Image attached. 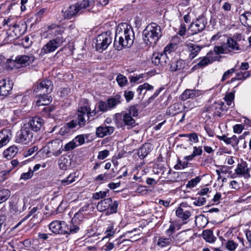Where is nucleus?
Masks as SVG:
<instances>
[{
    "label": "nucleus",
    "instance_id": "nucleus-3",
    "mask_svg": "<svg viewBox=\"0 0 251 251\" xmlns=\"http://www.w3.org/2000/svg\"><path fill=\"white\" fill-rule=\"evenodd\" d=\"M89 5V0H83L70 5L65 11L62 10L61 12L65 19L70 20L84 13Z\"/></svg>",
    "mask_w": 251,
    "mask_h": 251
},
{
    "label": "nucleus",
    "instance_id": "nucleus-1",
    "mask_svg": "<svg viewBox=\"0 0 251 251\" xmlns=\"http://www.w3.org/2000/svg\"><path fill=\"white\" fill-rule=\"evenodd\" d=\"M135 36L132 27L126 23L119 24L115 31L114 47L121 50L123 48L130 47L133 44Z\"/></svg>",
    "mask_w": 251,
    "mask_h": 251
},
{
    "label": "nucleus",
    "instance_id": "nucleus-9",
    "mask_svg": "<svg viewBox=\"0 0 251 251\" xmlns=\"http://www.w3.org/2000/svg\"><path fill=\"white\" fill-rule=\"evenodd\" d=\"M34 133L28 127L24 125L20 132L17 134L16 141L23 144H27L31 141Z\"/></svg>",
    "mask_w": 251,
    "mask_h": 251
},
{
    "label": "nucleus",
    "instance_id": "nucleus-21",
    "mask_svg": "<svg viewBox=\"0 0 251 251\" xmlns=\"http://www.w3.org/2000/svg\"><path fill=\"white\" fill-rule=\"evenodd\" d=\"M187 46L190 52L189 58L191 59H193L197 56L202 49V46L192 43H189Z\"/></svg>",
    "mask_w": 251,
    "mask_h": 251
},
{
    "label": "nucleus",
    "instance_id": "nucleus-16",
    "mask_svg": "<svg viewBox=\"0 0 251 251\" xmlns=\"http://www.w3.org/2000/svg\"><path fill=\"white\" fill-rule=\"evenodd\" d=\"M114 131L113 126L102 125L96 128V134L98 137L103 138L105 136L110 135Z\"/></svg>",
    "mask_w": 251,
    "mask_h": 251
},
{
    "label": "nucleus",
    "instance_id": "nucleus-60",
    "mask_svg": "<svg viewBox=\"0 0 251 251\" xmlns=\"http://www.w3.org/2000/svg\"><path fill=\"white\" fill-rule=\"evenodd\" d=\"M106 196V192L100 191L99 192L95 193L93 194V198L95 200H99L103 198Z\"/></svg>",
    "mask_w": 251,
    "mask_h": 251
},
{
    "label": "nucleus",
    "instance_id": "nucleus-44",
    "mask_svg": "<svg viewBox=\"0 0 251 251\" xmlns=\"http://www.w3.org/2000/svg\"><path fill=\"white\" fill-rule=\"evenodd\" d=\"M75 173L70 174L66 179H63L61 181V184L63 186L68 185L75 181Z\"/></svg>",
    "mask_w": 251,
    "mask_h": 251
},
{
    "label": "nucleus",
    "instance_id": "nucleus-24",
    "mask_svg": "<svg viewBox=\"0 0 251 251\" xmlns=\"http://www.w3.org/2000/svg\"><path fill=\"white\" fill-rule=\"evenodd\" d=\"M199 95L198 91L194 89H187L181 95V100H185L188 99H193Z\"/></svg>",
    "mask_w": 251,
    "mask_h": 251
},
{
    "label": "nucleus",
    "instance_id": "nucleus-45",
    "mask_svg": "<svg viewBox=\"0 0 251 251\" xmlns=\"http://www.w3.org/2000/svg\"><path fill=\"white\" fill-rule=\"evenodd\" d=\"M84 216L83 213H80V212H76L72 219V222L76 224H80L83 220Z\"/></svg>",
    "mask_w": 251,
    "mask_h": 251
},
{
    "label": "nucleus",
    "instance_id": "nucleus-53",
    "mask_svg": "<svg viewBox=\"0 0 251 251\" xmlns=\"http://www.w3.org/2000/svg\"><path fill=\"white\" fill-rule=\"evenodd\" d=\"M237 246L238 244L233 240H228L226 244V248L230 251H234Z\"/></svg>",
    "mask_w": 251,
    "mask_h": 251
},
{
    "label": "nucleus",
    "instance_id": "nucleus-19",
    "mask_svg": "<svg viewBox=\"0 0 251 251\" xmlns=\"http://www.w3.org/2000/svg\"><path fill=\"white\" fill-rule=\"evenodd\" d=\"M77 125H78V120H73L64 125L60 128L59 133L61 135L68 134L71 132V130L75 127Z\"/></svg>",
    "mask_w": 251,
    "mask_h": 251
},
{
    "label": "nucleus",
    "instance_id": "nucleus-17",
    "mask_svg": "<svg viewBox=\"0 0 251 251\" xmlns=\"http://www.w3.org/2000/svg\"><path fill=\"white\" fill-rule=\"evenodd\" d=\"M13 83L10 80L2 79L0 80V96H6L12 90Z\"/></svg>",
    "mask_w": 251,
    "mask_h": 251
},
{
    "label": "nucleus",
    "instance_id": "nucleus-12",
    "mask_svg": "<svg viewBox=\"0 0 251 251\" xmlns=\"http://www.w3.org/2000/svg\"><path fill=\"white\" fill-rule=\"evenodd\" d=\"M227 110L225 103L223 101H215L210 106L206 108V112H213L214 114L219 117L222 115V112Z\"/></svg>",
    "mask_w": 251,
    "mask_h": 251
},
{
    "label": "nucleus",
    "instance_id": "nucleus-40",
    "mask_svg": "<svg viewBox=\"0 0 251 251\" xmlns=\"http://www.w3.org/2000/svg\"><path fill=\"white\" fill-rule=\"evenodd\" d=\"M202 236L203 239L207 242L213 243L216 238L214 236L213 232L211 230H205L203 231Z\"/></svg>",
    "mask_w": 251,
    "mask_h": 251
},
{
    "label": "nucleus",
    "instance_id": "nucleus-20",
    "mask_svg": "<svg viewBox=\"0 0 251 251\" xmlns=\"http://www.w3.org/2000/svg\"><path fill=\"white\" fill-rule=\"evenodd\" d=\"M58 47L54 43V40H50L41 49L40 54L42 55L55 50Z\"/></svg>",
    "mask_w": 251,
    "mask_h": 251
},
{
    "label": "nucleus",
    "instance_id": "nucleus-15",
    "mask_svg": "<svg viewBox=\"0 0 251 251\" xmlns=\"http://www.w3.org/2000/svg\"><path fill=\"white\" fill-rule=\"evenodd\" d=\"M250 171V167H248L247 162L242 160L241 163L238 164L235 173L238 176H242L248 179L251 177Z\"/></svg>",
    "mask_w": 251,
    "mask_h": 251
},
{
    "label": "nucleus",
    "instance_id": "nucleus-50",
    "mask_svg": "<svg viewBox=\"0 0 251 251\" xmlns=\"http://www.w3.org/2000/svg\"><path fill=\"white\" fill-rule=\"evenodd\" d=\"M177 45L176 44L171 43L168 45L164 49V52L166 53H170L171 52L174 51L176 48Z\"/></svg>",
    "mask_w": 251,
    "mask_h": 251
},
{
    "label": "nucleus",
    "instance_id": "nucleus-18",
    "mask_svg": "<svg viewBox=\"0 0 251 251\" xmlns=\"http://www.w3.org/2000/svg\"><path fill=\"white\" fill-rule=\"evenodd\" d=\"M35 60V57L32 54L23 55L18 56L16 58V61L23 66H26L31 64Z\"/></svg>",
    "mask_w": 251,
    "mask_h": 251
},
{
    "label": "nucleus",
    "instance_id": "nucleus-7",
    "mask_svg": "<svg viewBox=\"0 0 251 251\" xmlns=\"http://www.w3.org/2000/svg\"><path fill=\"white\" fill-rule=\"evenodd\" d=\"M207 24L206 18L202 16L199 17L192 23L189 27V30L191 31L192 36L197 35L199 33L202 31Z\"/></svg>",
    "mask_w": 251,
    "mask_h": 251
},
{
    "label": "nucleus",
    "instance_id": "nucleus-39",
    "mask_svg": "<svg viewBox=\"0 0 251 251\" xmlns=\"http://www.w3.org/2000/svg\"><path fill=\"white\" fill-rule=\"evenodd\" d=\"M123 118V122L126 125L129 126L130 127L135 126V121L131 115L126 113L124 115Z\"/></svg>",
    "mask_w": 251,
    "mask_h": 251
},
{
    "label": "nucleus",
    "instance_id": "nucleus-22",
    "mask_svg": "<svg viewBox=\"0 0 251 251\" xmlns=\"http://www.w3.org/2000/svg\"><path fill=\"white\" fill-rule=\"evenodd\" d=\"M186 66V62L182 59L176 60L172 62L170 69L172 72H176L183 70Z\"/></svg>",
    "mask_w": 251,
    "mask_h": 251
},
{
    "label": "nucleus",
    "instance_id": "nucleus-28",
    "mask_svg": "<svg viewBox=\"0 0 251 251\" xmlns=\"http://www.w3.org/2000/svg\"><path fill=\"white\" fill-rule=\"evenodd\" d=\"M181 104L179 103H175L170 106L167 110V114L169 116H175L181 112L180 108Z\"/></svg>",
    "mask_w": 251,
    "mask_h": 251
},
{
    "label": "nucleus",
    "instance_id": "nucleus-43",
    "mask_svg": "<svg viewBox=\"0 0 251 251\" xmlns=\"http://www.w3.org/2000/svg\"><path fill=\"white\" fill-rule=\"evenodd\" d=\"M70 162L67 157H61L59 160V166L61 169L66 170L70 166Z\"/></svg>",
    "mask_w": 251,
    "mask_h": 251
},
{
    "label": "nucleus",
    "instance_id": "nucleus-14",
    "mask_svg": "<svg viewBox=\"0 0 251 251\" xmlns=\"http://www.w3.org/2000/svg\"><path fill=\"white\" fill-rule=\"evenodd\" d=\"M49 149L51 151V154L55 156L60 155L62 152V141L58 139L53 140L48 143Z\"/></svg>",
    "mask_w": 251,
    "mask_h": 251
},
{
    "label": "nucleus",
    "instance_id": "nucleus-52",
    "mask_svg": "<svg viewBox=\"0 0 251 251\" xmlns=\"http://www.w3.org/2000/svg\"><path fill=\"white\" fill-rule=\"evenodd\" d=\"M153 89V86L150 85L147 83H145L143 85L139 86L138 87L137 91L139 92V94H141V92L143 90L146 89L147 90H151Z\"/></svg>",
    "mask_w": 251,
    "mask_h": 251
},
{
    "label": "nucleus",
    "instance_id": "nucleus-35",
    "mask_svg": "<svg viewBox=\"0 0 251 251\" xmlns=\"http://www.w3.org/2000/svg\"><path fill=\"white\" fill-rule=\"evenodd\" d=\"M225 46L230 50V52L231 50H238L240 49L238 44L233 38H228Z\"/></svg>",
    "mask_w": 251,
    "mask_h": 251
},
{
    "label": "nucleus",
    "instance_id": "nucleus-51",
    "mask_svg": "<svg viewBox=\"0 0 251 251\" xmlns=\"http://www.w3.org/2000/svg\"><path fill=\"white\" fill-rule=\"evenodd\" d=\"M78 145H77V144H75V141L73 140L72 141L67 143L65 145L64 149H63V151H70L74 149Z\"/></svg>",
    "mask_w": 251,
    "mask_h": 251
},
{
    "label": "nucleus",
    "instance_id": "nucleus-4",
    "mask_svg": "<svg viewBox=\"0 0 251 251\" xmlns=\"http://www.w3.org/2000/svg\"><path fill=\"white\" fill-rule=\"evenodd\" d=\"M119 202L117 201H113L111 198L105 199L99 202L97 209L100 211H104L106 210V215H109L115 213L117 211Z\"/></svg>",
    "mask_w": 251,
    "mask_h": 251
},
{
    "label": "nucleus",
    "instance_id": "nucleus-55",
    "mask_svg": "<svg viewBox=\"0 0 251 251\" xmlns=\"http://www.w3.org/2000/svg\"><path fill=\"white\" fill-rule=\"evenodd\" d=\"M11 170H4L0 172V183L3 182L9 176Z\"/></svg>",
    "mask_w": 251,
    "mask_h": 251
},
{
    "label": "nucleus",
    "instance_id": "nucleus-34",
    "mask_svg": "<svg viewBox=\"0 0 251 251\" xmlns=\"http://www.w3.org/2000/svg\"><path fill=\"white\" fill-rule=\"evenodd\" d=\"M240 20L244 25L251 27V13L247 12L242 14Z\"/></svg>",
    "mask_w": 251,
    "mask_h": 251
},
{
    "label": "nucleus",
    "instance_id": "nucleus-27",
    "mask_svg": "<svg viewBox=\"0 0 251 251\" xmlns=\"http://www.w3.org/2000/svg\"><path fill=\"white\" fill-rule=\"evenodd\" d=\"M11 134L7 130L0 131V149L6 145L10 140Z\"/></svg>",
    "mask_w": 251,
    "mask_h": 251
},
{
    "label": "nucleus",
    "instance_id": "nucleus-63",
    "mask_svg": "<svg viewBox=\"0 0 251 251\" xmlns=\"http://www.w3.org/2000/svg\"><path fill=\"white\" fill-rule=\"evenodd\" d=\"M234 72H235V69L234 68L230 69L226 71V72H225L224 73V74H223V77L222 78V81H224L225 80H226L227 78H228L229 75H231L232 74H233Z\"/></svg>",
    "mask_w": 251,
    "mask_h": 251
},
{
    "label": "nucleus",
    "instance_id": "nucleus-48",
    "mask_svg": "<svg viewBox=\"0 0 251 251\" xmlns=\"http://www.w3.org/2000/svg\"><path fill=\"white\" fill-rule=\"evenodd\" d=\"M98 108L99 110L102 112H105L109 109L107 102H105L102 100L99 101L98 103Z\"/></svg>",
    "mask_w": 251,
    "mask_h": 251
},
{
    "label": "nucleus",
    "instance_id": "nucleus-30",
    "mask_svg": "<svg viewBox=\"0 0 251 251\" xmlns=\"http://www.w3.org/2000/svg\"><path fill=\"white\" fill-rule=\"evenodd\" d=\"M22 204V202L17 201L15 202L13 201H10L9 206L11 212L17 214L21 213L23 210Z\"/></svg>",
    "mask_w": 251,
    "mask_h": 251
},
{
    "label": "nucleus",
    "instance_id": "nucleus-29",
    "mask_svg": "<svg viewBox=\"0 0 251 251\" xmlns=\"http://www.w3.org/2000/svg\"><path fill=\"white\" fill-rule=\"evenodd\" d=\"M38 100H36V104L38 106L48 105L51 101V97L48 94L37 95Z\"/></svg>",
    "mask_w": 251,
    "mask_h": 251
},
{
    "label": "nucleus",
    "instance_id": "nucleus-5",
    "mask_svg": "<svg viewBox=\"0 0 251 251\" xmlns=\"http://www.w3.org/2000/svg\"><path fill=\"white\" fill-rule=\"evenodd\" d=\"M96 40V50L101 52L106 50L112 42L111 32L107 31L102 33L97 37Z\"/></svg>",
    "mask_w": 251,
    "mask_h": 251
},
{
    "label": "nucleus",
    "instance_id": "nucleus-58",
    "mask_svg": "<svg viewBox=\"0 0 251 251\" xmlns=\"http://www.w3.org/2000/svg\"><path fill=\"white\" fill-rule=\"evenodd\" d=\"M41 215L42 214L39 213L34 214L32 218L30 219L31 222H32L33 224L39 223L42 221Z\"/></svg>",
    "mask_w": 251,
    "mask_h": 251
},
{
    "label": "nucleus",
    "instance_id": "nucleus-37",
    "mask_svg": "<svg viewBox=\"0 0 251 251\" xmlns=\"http://www.w3.org/2000/svg\"><path fill=\"white\" fill-rule=\"evenodd\" d=\"M176 215L182 220H186L191 216V212L188 210L184 211L183 209L179 207L176 212Z\"/></svg>",
    "mask_w": 251,
    "mask_h": 251
},
{
    "label": "nucleus",
    "instance_id": "nucleus-25",
    "mask_svg": "<svg viewBox=\"0 0 251 251\" xmlns=\"http://www.w3.org/2000/svg\"><path fill=\"white\" fill-rule=\"evenodd\" d=\"M121 96L119 95H116L113 97H111L107 100L108 105L109 109H112L121 103Z\"/></svg>",
    "mask_w": 251,
    "mask_h": 251
},
{
    "label": "nucleus",
    "instance_id": "nucleus-23",
    "mask_svg": "<svg viewBox=\"0 0 251 251\" xmlns=\"http://www.w3.org/2000/svg\"><path fill=\"white\" fill-rule=\"evenodd\" d=\"M152 146L149 143L144 144L138 150V155L141 158H145L151 151Z\"/></svg>",
    "mask_w": 251,
    "mask_h": 251
},
{
    "label": "nucleus",
    "instance_id": "nucleus-61",
    "mask_svg": "<svg viewBox=\"0 0 251 251\" xmlns=\"http://www.w3.org/2000/svg\"><path fill=\"white\" fill-rule=\"evenodd\" d=\"M33 173L31 169H30L28 172L24 173L21 174L20 179L24 180H27L33 176Z\"/></svg>",
    "mask_w": 251,
    "mask_h": 251
},
{
    "label": "nucleus",
    "instance_id": "nucleus-31",
    "mask_svg": "<svg viewBox=\"0 0 251 251\" xmlns=\"http://www.w3.org/2000/svg\"><path fill=\"white\" fill-rule=\"evenodd\" d=\"M63 31V30L60 28H57L55 29V32L57 33L58 36H57L55 38L52 39V40H54V43L58 47L61 46L65 41L64 37L62 35Z\"/></svg>",
    "mask_w": 251,
    "mask_h": 251
},
{
    "label": "nucleus",
    "instance_id": "nucleus-13",
    "mask_svg": "<svg viewBox=\"0 0 251 251\" xmlns=\"http://www.w3.org/2000/svg\"><path fill=\"white\" fill-rule=\"evenodd\" d=\"M44 123V120L39 117H34L24 125L33 133L37 132L41 129Z\"/></svg>",
    "mask_w": 251,
    "mask_h": 251
},
{
    "label": "nucleus",
    "instance_id": "nucleus-47",
    "mask_svg": "<svg viewBox=\"0 0 251 251\" xmlns=\"http://www.w3.org/2000/svg\"><path fill=\"white\" fill-rule=\"evenodd\" d=\"M234 99V93L230 92L226 94L224 98L225 100L226 101L227 105L230 106L233 103Z\"/></svg>",
    "mask_w": 251,
    "mask_h": 251
},
{
    "label": "nucleus",
    "instance_id": "nucleus-2",
    "mask_svg": "<svg viewBox=\"0 0 251 251\" xmlns=\"http://www.w3.org/2000/svg\"><path fill=\"white\" fill-rule=\"evenodd\" d=\"M162 36L161 27L155 23L149 25L143 32V38L147 44L154 45Z\"/></svg>",
    "mask_w": 251,
    "mask_h": 251
},
{
    "label": "nucleus",
    "instance_id": "nucleus-64",
    "mask_svg": "<svg viewBox=\"0 0 251 251\" xmlns=\"http://www.w3.org/2000/svg\"><path fill=\"white\" fill-rule=\"evenodd\" d=\"M176 226L174 224L172 223L169 228L166 231V233L168 236H172V235L175 232Z\"/></svg>",
    "mask_w": 251,
    "mask_h": 251
},
{
    "label": "nucleus",
    "instance_id": "nucleus-57",
    "mask_svg": "<svg viewBox=\"0 0 251 251\" xmlns=\"http://www.w3.org/2000/svg\"><path fill=\"white\" fill-rule=\"evenodd\" d=\"M159 60H160V65H161V66H164L165 65L168 60V58L167 56V54L165 53H159Z\"/></svg>",
    "mask_w": 251,
    "mask_h": 251
},
{
    "label": "nucleus",
    "instance_id": "nucleus-38",
    "mask_svg": "<svg viewBox=\"0 0 251 251\" xmlns=\"http://www.w3.org/2000/svg\"><path fill=\"white\" fill-rule=\"evenodd\" d=\"M79 225V224L74 223L72 221L69 225L67 224V228H66V231L67 232L66 234H75L78 232L80 229Z\"/></svg>",
    "mask_w": 251,
    "mask_h": 251
},
{
    "label": "nucleus",
    "instance_id": "nucleus-36",
    "mask_svg": "<svg viewBox=\"0 0 251 251\" xmlns=\"http://www.w3.org/2000/svg\"><path fill=\"white\" fill-rule=\"evenodd\" d=\"M214 61V59L204 56L199 63L195 65L193 68L196 69L197 68H203L207 66L208 64H211Z\"/></svg>",
    "mask_w": 251,
    "mask_h": 251
},
{
    "label": "nucleus",
    "instance_id": "nucleus-11",
    "mask_svg": "<svg viewBox=\"0 0 251 251\" xmlns=\"http://www.w3.org/2000/svg\"><path fill=\"white\" fill-rule=\"evenodd\" d=\"M49 228L55 234H65L67 232V224L64 221H54L50 224Z\"/></svg>",
    "mask_w": 251,
    "mask_h": 251
},
{
    "label": "nucleus",
    "instance_id": "nucleus-59",
    "mask_svg": "<svg viewBox=\"0 0 251 251\" xmlns=\"http://www.w3.org/2000/svg\"><path fill=\"white\" fill-rule=\"evenodd\" d=\"M127 113L132 117H137L138 115V109L136 106H131Z\"/></svg>",
    "mask_w": 251,
    "mask_h": 251
},
{
    "label": "nucleus",
    "instance_id": "nucleus-6",
    "mask_svg": "<svg viewBox=\"0 0 251 251\" xmlns=\"http://www.w3.org/2000/svg\"><path fill=\"white\" fill-rule=\"evenodd\" d=\"M52 81L49 79L38 81L33 87V92L37 95L50 94L52 90Z\"/></svg>",
    "mask_w": 251,
    "mask_h": 251
},
{
    "label": "nucleus",
    "instance_id": "nucleus-33",
    "mask_svg": "<svg viewBox=\"0 0 251 251\" xmlns=\"http://www.w3.org/2000/svg\"><path fill=\"white\" fill-rule=\"evenodd\" d=\"M173 236H168V237H160L157 241V245L161 248H163L171 245L173 241Z\"/></svg>",
    "mask_w": 251,
    "mask_h": 251
},
{
    "label": "nucleus",
    "instance_id": "nucleus-8",
    "mask_svg": "<svg viewBox=\"0 0 251 251\" xmlns=\"http://www.w3.org/2000/svg\"><path fill=\"white\" fill-rule=\"evenodd\" d=\"M95 110L91 111L89 107L86 106L80 107L77 111L78 124L79 127L84 126L85 125L86 120L84 116L87 117V120L90 119V117L94 116L97 114Z\"/></svg>",
    "mask_w": 251,
    "mask_h": 251
},
{
    "label": "nucleus",
    "instance_id": "nucleus-26",
    "mask_svg": "<svg viewBox=\"0 0 251 251\" xmlns=\"http://www.w3.org/2000/svg\"><path fill=\"white\" fill-rule=\"evenodd\" d=\"M17 21L16 17L10 16L7 19L3 20V25L10 30L12 27L15 28L18 26L17 24Z\"/></svg>",
    "mask_w": 251,
    "mask_h": 251
},
{
    "label": "nucleus",
    "instance_id": "nucleus-42",
    "mask_svg": "<svg viewBox=\"0 0 251 251\" xmlns=\"http://www.w3.org/2000/svg\"><path fill=\"white\" fill-rule=\"evenodd\" d=\"M214 52L215 55L226 54L230 52V50H228L225 45L223 46H215L214 48Z\"/></svg>",
    "mask_w": 251,
    "mask_h": 251
},
{
    "label": "nucleus",
    "instance_id": "nucleus-41",
    "mask_svg": "<svg viewBox=\"0 0 251 251\" xmlns=\"http://www.w3.org/2000/svg\"><path fill=\"white\" fill-rule=\"evenodd\" d=\"M11 195V192L6 189L0 190V204L6 201Z\"/></svg>",
    "mask_w": 251,
    "mask_h": 251
},
{
    "label": "nucleus",
    "instance_id": "nucleus-32",
    "mask_svg": "<svg viewBox=\"0 0 251 251\" xmlns=\"http://www.w3.org/2000/svg\"><path fill=\"white\" fill-rule=\"evenodd\" d=\"M18 151V149L17 147L12 146L4 151L3 155L7 159H10L17 154Z\"/></svg>",
    "mask_w": 251,
    "mask_h": 251
},
{
    "label": "nucleus",
    "instance_id": "nucleus-54",
    "mask_svg": "<svg viewBox=\"0 0 251 251\" xmlns=\"http://www.w3.org/2000/svg\"><path fill=\"white\" fill-rule=\"evenodd\" d=\"M201 180L200 178L198 176L189 181L186 185L187 188H193Z\"/></svg>",
    "mask_w": 251,
    "mask_h": 251
},
{
    "label": "nucleus",
    "instance_id": "nucleus-10",
    "mask_svg": "<svg viewBox=\"0 0 251 251\" xmlns=\"http://www.w3.org/2000/svg\"><path fill=\"white\" fill-rule=\"evenodd\" d=\"M34 133L28 127L24 125L20 132L17 134L16 141L23 144H27L31 141Z\"/></svg>",
    "mask_w": 251,
    "mask_h": 251
},
{
    "label": "nucleus",
    "instance_id": "nucleus-49",
    "mask_svg": "<svg viewBox=\"0 0 251 251\" xmlns=\"http://www.w3.org/2000/svg\"><path fill=\"white\" fill-rule=\"evenodd\" d=\"M115 233V230L114 229V226L113 225H110L107 227L106 230H105L104 233L105 234V236L103 238H109L111 236H113Z\"/></svg>",
    "mask_w": 251,
    "mask_h": 251
},
{
    "label": "nucleus",
    "instance_id": "nucleus-46",
    "mask_svg": "<svg viewBox=\"0 0 251 251\" xmlns=\"http://www.w3.org/2000/svg\"><path fill=\"white\" fill-rule=\"evenodd\" d=\"M116 81L120 87L126 86L127 83L126 77L121 74L117 75Z\"/></svg>",
    "mask_w": 251,
    "mask_h": 251
},
{
    "label": "nucleus",
    "instance_id": "nucleus-62",
    "mask_svg": "<svg viewBox=\"0 0 251 251\" xmlns=\"http://www.w3.org/2000/svg\"><path fill=\"white\" fill-rule=\"evenodd\" d=\"M73 140L78 146L84 143L85 139L83 135H80L75 137Z\"/></svg>",
    "mask_w": 251,
    "mask_h": 251
},
{
    "label": "nucleus",
    "instance_id": "nucleus-56",
    "mask_svg": "<svg viewBox=\"0 0 251 251\" xmlns=\"http://www.w3.org/2000/svg\"><path fill=\"white\" fill-rule=\"evenodd\" d=\"M194 204L196 206H201L204 205L206 202V198L204 197H199L195 199Z\"/></svg>",
    "mask_w": 251,
    "mask_h": 251
}]
</instances>
